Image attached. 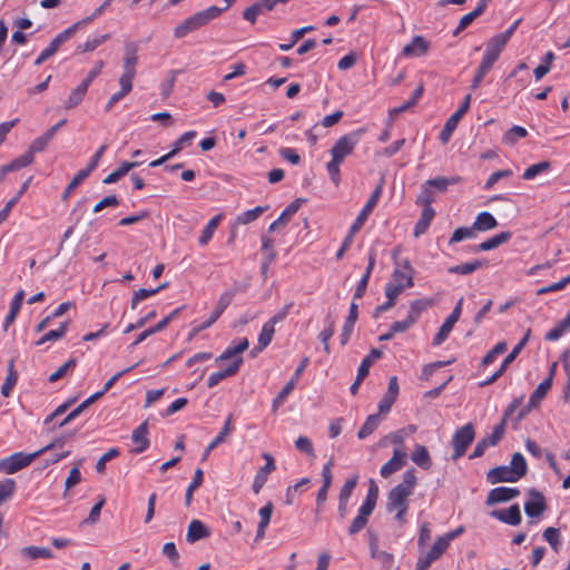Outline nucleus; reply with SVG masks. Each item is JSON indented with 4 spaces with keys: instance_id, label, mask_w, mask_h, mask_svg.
I'll return each instance as SVG.
<instances>
[{
    "instance_id": "44",
    "label": "nucleus",
    "mask_w": 570,
    "mask_h": 570,
    "mask_svg": "<svg viewBox=\"0 0 570 570\" xmlns=\"http://www.w3.org/2000/svg\"><path fill=\"white\" fill-rule=\"evenodd\" d=\"M17 382H18V373L14 370V362L10 361V363L8 365V373H7L6 380L1 386V394L4 397H8L11 394Z\"/></svg>"
},
{
    "instance_id": "41",
    "label": "nucleus",
    "mask_w": 570,
    "mask_h": 570,
    "mask_svg": "<svg viewBox=\"0 0 570 570\" xmlns=\"http://www.w3.org/2000/svg\"><path fill=\"white\" fill-rule=\"evenodd\" d=\"M485 265H487V262L476 259V261L466 262V263H463L460 265L451 266L449 268V273L450 274H459V275H468V274H471V273L484 267Z\"/></svg>"
},
{
    "instance_id": "19",
    "label": "nucleus",
    "mask_w": 570,
    "mask_h": 570,
    "mask_svg": "<svg viewBox=\"0 0 570 570\" xmlns=\"http://www.w3.org/2000/svg\"><path fill=\"white\" fill-rule=\"evenodd\" d=\"M243 362H244L243 357H236L235 360H233V362L227 367H225L218 372L212 373L207 381L208 387L212 389V387L216 386L223 380L234 376L239 371Z\"/></svg>"
},
{
    "instance_id": "7",
    "label": "nucleus",
    "mask_w": 570,
    "mask_h": 570,
    "mask_svg": "<svg viewBox=\"0 0 570 570\" xmlns=\"http://www.w3.org/2000/svg\"><path fill=\"white\" fill-rule=\"evenodd\" d=\"M449 540L442 534L436 538L431 549L417 558L415 570H428L450 547Z\"/></svg>"
},
{
    "instance_id": "24",
    "label": "nucleus",
    "mask_w": 570,
    "mask_h": 570,
    "mask_svg": "<svg viewBox=\"0 0 570 570\" xmlns=\"http://www.w3.org/2000/svg\"><path fill=\"white\" fill-rule=\"evenodd\" d=\"M511 237H512L511 232H509V230L501 232V233L492 236L491 238L480 243L479 245H475L473 247V250L474 252H487V250L494 249V248L501 246L502 244L508 243L511 239Z\"/></svg>"
},
{
    "instance_id": "15",
    "label": "nucleus",
    "mask_w": 570,
    "mask_h": 570,
    "mask_svg": "<svg viewBox=\"0 0 570 570\" xmlns=\"http://www.w3.org/2000/svg\"><path fill=\"white\" fill-rule=\"evenodd\" d=\"M529 497V500L524 503V512L529 518H537L547 508L544 495L537 490H530Z\"/></svg>"
},
{
    "instance_id": "51",
    "label": "nucleus",
    "mask_w": 570,
    "mask_h": 570,
    "mask_svg": "<svg viewBox=\"0 0 570 570\" xmlns=\"http://www.w3.org/2000/svg\"><path fill=\"white\" fill-rule=\"evenodd\" d=\"M381 419L379 414H371L366 417L365 423L360 429L357 438L364 440L370 436L380 425Z\"/></svg>"
},
{
    "instance_id": "30",
    "label": "nucleus",
    "mask_w": 570,
    "mask_h": 570,
    "mask_svg": "<svg viewBox=\"0 0 570 570\" xmlns=\"http://www.w3.org/2000/svg\"><path fill=\"white\" fill-rule=\"evenodd\" d=\"M249 346V342L246 337L242 338L238 343L229 345L223 354L216 358L217 364H222L226 360L236 358L237 355L245 352Z\"/></svg>"
},
{
    "instance_id": "43",
    "label": "nucleus",
    "mask_w": 570,
    "mask_h": 570,
    "mask_svg": "<svg viewBox=\"0 0 570 570\" xmlns=\"http://www.w3.org/2000/svg\"><path fill=\"white\" fill-rule=\"evenodd\" d=\"M274 333L275 327L272 325V323H264L258 335L257 346L254 348V351H263L266 348L271 344Z\"/></svg>"
},
{
    "instance_id": "9",
    "label": "nucleus",
    "mask_w": 570,
    "mask_h": 570,
    "mask_svg": "<svg viewBox=\"0 0 570 570\" xmlns=\"http://www.w3.org/2000/svg\"><path fill=\"white\" fill-rule=\"evenodd\" d=\"M522 402L523 395L514 399L507 407L501 422L493 428L492 433L489 436L483 438L485 441H488V444L490 446H495L503 439L505 434L508 420L511 419V416L520 407Z\"/></svg>"
},
{
    "instance_id": "34",
    "label": "nucleus",
    "mask_w": 570,
    "mask_h": 570,
    "mask_svg": "<svg viewBox=\"0 0 570 570\" xmlns=\"http://www.w3.org/2000/svg\"><path fill=\"white\" fill-rule=\"evenodd\" d=\"M140 164V161H124L116 170L106 176L102 183L106 185L115 184Z\"/></svg>"
},
{
    "instance_id": "26",
    "label": "nucleus",
    "mask_w": 570,
    "mask_h": 570,
    "mask_svg": "<svg viewBox=\"0 0 570 570\" xmlns=\"http://www.w3.org/2000/svg\"><path fill=\"white\" fill-rule=\"evenodd\" d=\"M223 218H224V214L219 213L209 219V222L203 228L202 234L198 238V244L200 246H205L212 240V238H213L217 227L219 226L220 222L223 220Z\"/></svg>"
},
{
    "instance_id": "10",
    "label": "nucleus",
    "mask_w": 570,
    "mask_h": 570,
    "mask_svg": "<svg viewBox=\"0 0 570 570\" xmlns=\"http://www.w3.org/2000/svg\"><path fill=\"white\" fill-rule=\"evenodd\" d=\"M383 193V184H380L376 186V188L371 194L370 198L367 199L366 204L361 209L360 214L355 218L354 223L350 227L352 229V234H356L365 224L366 219L373 212V209L376 207L381 196Z\"/></svg>"
},
{
    "instance_id": "39",
    "label": "nucleus",
    "mask_w": 570,
    "mask_h": 570,
    "mask_svg": "<svg viewBox=\"0 0 570 570\" xmlns=\"http://www.w3.org/2000/svg\"><path fill=\"white\" fill-rule=\"evenodd\" d=\"M485 2H479V4L469 13L464 14L453 35L458 36L461 31L468 28L478 17H480L485 10Z\"/></svg>"
},
{
    "instance_id": "50",
    "label": "nucleus",
    "mask_w": 570,
    "mask_h": 570,
    "mask_svg": "<svg viewBox=\"0 0 570 570\" xmlns=\"http://www.w3.org/2000/svg\"><path fill=\"white\" fill-rule=\"evenodd\" d=\"M509 468L512 470L518 481L523 478L528 471L527 461L520 452L512 455Z\"/></svg>"
},
{
    "instance_id": "8",
    "label": "nucleus",
    "mask_w": 570,
    "mask_h": 570,
    "mask_svg": "<svg viewBox=\"0 0 570 570\" xmlns=\"http://www.w3.org/2000/svg\"><path fill=\"white\" fill-rule=\"evenodd\" d=\"M37 458H39V452L37 451L30 454L16 452L0 460V471L4 472L6 474H13L30 465Z\"/></svg>"
},
{
    "instance_id": "57",
    "label": "nucleus",
    "mask_w": 570,
    "mask_h": 570,
    "mask_svg": "<svg viewBox=\"0 0 570 570\" xmlns=\"http://www.w3.org/2000/svg\"><path fill=\"white\" fill-rule=\"evenodd\" d=\"M377 499H379V488L374 481H371L367 493H366V498H365L364 502L362 503L361 508L373 512L375 509Z\"/></svg>"
},
{
    "instance_id": "55",
    "label": "nucleus",
    "mask_w": 570,
    "mask_h": 570,
    "mask_svg": "<svg viewBox=\"0 0 570 570\" xmlns=\"http://www.w3.org/2000/svg\"><path fill=\"white\" fill-rule=\"evenodd\" d=\"M382 357V352L377 348H373L368 355H366L360 366H358V370H357V373H360V376L361 377H366L368 375V372H370V367L371 365L380 360Z\"/></svg>"
},
{
    "instance_id": "62",
    "label": "nucleus",
    "mask_w": 570,
    "mask_h": 570,
    "mask_svg": "<svg viewBox=\"0 0 570 570\" xmlns=\"http://www.w3.org/2000/svg\"><path fill=\"white\" fill-rule=\"evenodd\" d=\"M109 38H110V36L108 33L101 35V36H97V37H94V38H89L83 43L78 46V50L80 52L94 51L96 48H98L100 45H102Z\"/></svg>"
},
{
    "instance_id": "53",
    "label": "nucleus",
    "mask_w": 570,
    "mask_h": 570,
    "mask_svg": "<svg viewBox=\"0 0 570 570\" xmlns=\"http://www.w3.org/2000/svg\"><path fill=\"white\" fill-rule=\"evenodd\" d=\"M166 287H167V284L165 283V284H163V285L158 286L157 288H154V289L140 288V289L136 291L134 293L131 302H130L131 309H136L138 304L141 301L147 299V298L156 295L157 293H159L161 289H164Z\"/></svg>"
},
{
    "instance_id": "58",
    "label": "nucleus",
    "mask_w": 570,
    "mask_h": 570,
    "mask_svg": "<svg viewBox=\"0 0 570 570\" xmlns=\"http://www.w3.org/2000/svg\"><path fill=\"white\" fill-rule=\"evenodd\" d=\"M295 384H294V380H289L285 386L282 389V391L276 395V397L273 400V403H272V410L273 412H277V410L279 409V406H282L286 399L288 397V395L293 392V390L295 389Z\"/></svg>"
},
{
    "instance_id": "33",
    "label": "nucleus",
    "mask_w": 570,
    "mask_h": 570,
    "mask_svg": "<svg viewBox=\"0 0 570 570\" xmlns=\"http://www.w3.org/2000/svg\"><path fill=\"white\" fill-rule=\"evenodd\" d=\"M473 226L476 232H488L498 226V220L490 212H481L476 215Z\"/></svg>"
},
{
    "instance_id": "6",
    "label": "nucleus",
    "mask_w": 570,
    "mask_h": 570,
    "mask_svg": "<svg viewBox=\"0 0 570 570\" xmlns=\"http://www.w3.org/2000/svg\"><path fill=\"white\" fill-rule=\"evenodd\" d=\"M475 438V429L472 423H466L465 425L458 429L452 436V445H453V454L452 460L456 461L462 458L468 448L471 445Z\"/></svg>"
},
{
    "instance_id": "49",
    "label": "nucleus",
    "mask_w": 570,
    "mask_h": 570,
    "mask_svg": "<svg viewBox=\"0 0 570 570\" xmlns=\"http://www.w3.org/2000/svg\"><path fill=\"white\" fill-rule=\"evenodd\" d=\"M570 330V312L567 314V316L560 321L554 327H552L549 332L546 334L547 341H558L567 331Z\"/></svg>"
},
{
    "instance_id": "54",
    "label": "nucleus",
    "mask_w": 570,
    "mask_h": 570,
    "mask_svg": "<svg viewBox=\"0 0 570 570\" xmlns=\"http://www.w3.org/2000/svg\"><path fill=\"white\" fill-rule=\"evenodd\" d=\"M455 324L456 322L452 321V318L446 317L444 323L439 328V332L433 337L432 345L440 346L443 342H445L450 336V333Z\"/></svg>"
},
{
    "instance_id": "56",
    "label": "nucleus",
    "mask_w": 570,
    "mask_h": 570,
    "mask_svg": "<svg viewBox=\"0 0 570 570\" xmlns=\"http://www.w3.org/2000/svg\"><path fill=\"white\" fill-rule=\"evenodd\" d=\"M204 481V472L202 469H196L193 481L188 485L185 494V504L188 507L191 503L194 491H196Z\"/></svg>"
},
{
    "instance_id": "46",
    "label": "nucleus",
    "mask_w": 570,
    "mask_h": 570,
    "mask_svg": "<svg viewBox=\"0 0 570 570\" xmlns=\"http://www.w3.org/2000/svg\"><path fill=\"white\" fill-rule=\"evenodd\" d=\"M411 459L416 465L424 470H429L431 468V458L424 445H416Z\"/></svg>"
},
{
    "instance_id": "64",
    "label": "nucleus",
    "mask_w": 570,
    "mask_h": 570,
    "mask_svg": "<svg viewBox=\"0 0 570 570\" xmlns=\"http://www.w3.org/2000/svg\"><path fill=\"white\" fill-rule=\"evenodd\" d=\"M550 167L551 164L549 161L533 164L524 170L522 178L525 180H531L535 178L539 174L547 171Z\"/></svg>"
},
{
    "instance_id": "36",
    "label": "nucleus",
    "mask_w": 570,
    "mask_h": 570,
    "mask_svg": "<svg viewBox=\"0 0 570 570\" xmlns=\"http://www.w3.org/2000/svg\"><path fill=\"white\" fill-rule=\"evenodd\" d=\"M552 376H553V372H551L547 379H544L542 382L539 383L537 389L533 391V393L529 397L531 405L539 406L541 401L547 396V394L552 385Z\"/></svg>"
},
{
    "instance_id": "28",
    "label": "nucleus",
    "mask_w": 570,
    "mask_h": 570,
    "mask_svg": "<svg viewBox=\"0 0 570 570\" xmlns=\"http://www.w3.org/2000/svg\"><path fill=\"white\" fill-rule=\"evenodd\" d=\"M434 304V302L430 298H419L410 304L407 318L415 324L419 318L421 317L422 313L426 311L429 307H431Z\"/></svg>"
},
{
    "instance_id": "20",
    "label": "nucleus",
    "mask_w": 570,
    "mask_h": 570,
    "mask_svg": "<svg viewBox=\"0 0 570 570\" xmlns=\"http://www.w3.org/2000/svg\"><path fill=\"white\" fill-rule=\"evenodd\" d=\"M406 454L400 449H394L393 456L382 465L380 474L382 478H389L393 473L400 471L405 464Z\"/></svg>"
},
{
    "instance_id": "25",
    "label": "nucleus",
    "mask_w": 570,
    "mask_h": 570,
    "mask_svg": "<svg viewBox=\"0 0 570 570\" xmlns=\"http://www.w3.org/2000/svg\"><path fill=\"white\" fill-rule=\"evenodd\" d=\"M24 291L23 289H19L12 301L10 302V309H9V313L7 314L4 321H3V330L7 331L8 327L14 323L20 309H21V306H22V303H23V299H24Z\"/></svg>"
},
{
    "instance_id": "37",
    "label": "nucleus",
    "mask_w": 570,
    "mask_h": 570,
    "mask_svg": "<svg viewBox=\"0 0 570 570\" xmlns=\"http://www.w3.org/2000/svg\"><path fill=\"white\" fill-rule=\"evenodd\" d=\"M275 3L276 2H255L244 11L243 17L245 20L254 23L262 12L272 11Z\"/></svg>"
},
{
    "instance_id": "4",
    "label": "nucleus",
    "mask_w": 570,
    "mask_h": 570,
    "mask_svg": "<svg viewBox=\"0 0 570 570\" xmlns=\"http://www.w3.org/2000/svg\"><path fill=\"white\" fill-rule=\"evenodd\" d=\"M138 61L137 48L135 45H128L126 47L122 75L119 78L120 91L129 94L132 89V80L136 76V65Z\"/></svg>"
},
{
    "instance_id": "63",
    "label": "nucleus",
    "mask_w": 570,
    "mask_h": 570,
    "mask_svg": "<svg viewBox=\"0 0 570 570\" xmlns=\"http://www.w3.org/2000/svg\"><path fill=\"white\" fill-rule=\"evenodd\" d=\"M53 139V137L50 135V132L45 131L41 136L36 138L29 146V150L35 155L38 153L43 151L47 146L50 144V141Z\"/></svg>"
},
{
    "instance_id": "17",
    "label": "nucleus",
    "mask_w": 570,
    "mask_h": 570,
    "mask_svg": "<svg viewBox=\"0 0 570 570\" xmlns=\"http://www.w3.org/2000/svg\"><path fill=\"white\" fill-rule=\"evenodd\" d=\"M391 281L396 284H402L406 288L414 286V269L409 259H404L401 263V267L393 271Z\"/></svg>"
},
{
    "instance_id": "47",
    "label": "nucleus",
    "mask_w": 570,
    "mask_h": 570,
    "mask_svg": "<svg viewBox=\"0 0 570 570\" xmlns=\"http://www.w3.org/2000/svg\"><path fill=\"white\" fill-rule=\"evenodd\" d=\"M371 514V511L364 510L360 507L357 515L353 519L351 525L348 527V533L351 535L358 533L367 524Z\"/></svg>"
},
{
    "instance_id": "14",
    "label": "nucleus",
    "mask_w": 570,
    "mask_h": 570,
    "mask_svg": "<svg viewBox=\"0 0 570 570\" xmlns=\"http://www.w3.org/2000/svg\"><path fill=\"white\" fill-rule=\"evenodd\" d=\"M107 3L108 2H104L91 16L75 22L72 26L58 33L53 38L55 42L61 46L65 41L70 39L80 27L90 23L97 16L101 14Z\"/></svg>"
},
{
    "instance_id": "52",
    "label": "nucleus",
    "mask_w": 570,
    "mask_h": 570,
    "mask_svg": "<svg viewBox=\"0 0 570 570\" xmlns=\"http://www.w3.org/2000/svg\"><path fill=\"white\" fill-rule=\"evenodd\" d=\"M462 118L459 116V114H453L445 122L443 129L441 130L440 132V140L443 142V144H448L454 132V130L456 129L460 120Z\"/></svg>"
},
{
    "instance_id": "32",
    "label": "nucleus",
    "mask_w": 570,
    "mask_h": 570,
    "mask_svg": "<svg viewBox=\"0 0 570 570\" xmlns=\"http://www.w3.org/2000/svg\"><path fill=\"white\" fill-rule=\"evenodd\" d=\"M88 86L86 83H83L82 81L69 94V96L67 97V99L65 100L63 102V107L66 109H73L76 108L77 106H79L82 100L85 99L86 95H87V91H88Z\"/></svg>"
},
{
    "instance_id": "35",
    "label": "nucleus",
    "mask_w": 570,
    "mask_h": 570,
    "mask_svg": "<svg viewBox=\"0 0 570 570\" xmlns=\"http://www.w3.org/2000/svg\"><path fill=\"white\" fill-rule=\"evenodd\" d=\"M32 177H29L20 187V189L17 191V194L7 202L4 207L0 210V224L3 223L10 215L12 208L17 205V203L20 200L22 195L27 191Z\"/></svg>"
},
{
    "instance_id": "12",
    "label": "nucleus",
    "mask_w": 570,
    "mask_h": 570,
    "mask_svg": "<svg viewBox=\"0 0 570 570\" xmlns=\"http://www.w3.org/2000/svg\"><path fill=\"white\" fill-rule=\"evenodd\" d=\"M333 465H334L333 459H330L323 465V469H322L323 484L320 488L317 495H316V513H318L323 509L324 503L327 500L328 490L333 482V473H332Z\"/></svg>"
},
{
    "instance_id": "61",
    "label": "nucleus",
    "mask_w": 570,
    "mask_h": 570,
    "mask_svg": "<svg viewBox=\"0 0 570 570\" xmlns=\"http://www.w3.org/2000/svg\"><path fill=\"white\" fill-rule=\"evenodd\" d=\"M475 233L476 230L473 225L471 227H459L453 232L449 244L452 245L464 239L474 238L476 236Z\"/></svg>"
},
{
    "instance_id": "16",
    "label": "nucleus",
    "mask_w": 570,
    "mask_h": 570,
    "mask_svg": "<svg viewBox=\"0 0 570 570\" xmlns=\"http://www.w3.org/2000/svg\"><path fill=\"white\" fill-rule=\"evenodd\" d=\"M520 495V490L518 488H509V487H498L488 493L485 503L487 505H493L497 503L508 502Z\"/></svg>"
},
{
    "instance_id": "42",
    "label": "nucleus",
    "mask_w": 570,
    "mask_h": 570,
    "mask_svg": "<svg viewBox=\"0 0 570 570\" xmlns=\"http://www.w3.org/2000/svg\"><path fill=\"white\" fill-rule=\"evenodd\" d=\"M268 206H257L253 209L243 212L236 217V224L247 225L258 219L266 210Z\"/></svg>"
},
{
    "instance_id": "45",
    "label": "nucleus",
    "mask_w": 570,
    "mask_h": 570,
    "mask_svg": "<svg viewBox=\"0 0 570 570\" xmlns=\"http://www.w3.org/2000/svg\"><path fill=\"white\" fill-rule=\"evenodd\" d=\"M528 136V130L519 125H514L508 131L504 132L502 137V141L505 145L513 146L520 139L525 138Z\"/></svg>"
},
{
    "instance_id": "21",
    "label": "nucleus",
    "mask_w": 570,
    "mask_h": 570,
    "mask_svg": "<svg viewBox=\"0 0 570 570\" xmlns=\"http://www.w3.org/2000/svg\"><path fill=\"white\" fill-rule=\"evenodd\" d=\"M299 207L301 199H295L289 205H287L286 208L281 213L278 218L269 225L268 232L273 233L285 227L289 223L292 217L298 212Z\"/></svg>"
},
{
    "instance_id": "38",
    "label": "nucleus",
    "mask_w": 570,
    "mask_h": 570,
    "mask_svg": "<svg viewBox=\"0 0 570 570\" xmlns=\"http://www.w3.org/2000/svg\"><path fill=\"white\" fill-rule=\"evenodd\" d=\"M232 416L229 415L224 424L222 431L216 435L207 445L205 453L203 454V461H205L209 453L215 450L222 442H224L225 438L232 432Z\"/></svg>"
},
{
    "instance_id": "13",
    "label": "nucleus",
    "mask_w": 570,
    "mask_h": 570,
    "mask_svg": "<svg viewBox=\"0 0 570 570\" xmlns=\"http://www.w3.org/2000/svg\"><path fill=\"white\" fill-rule=\"evenodd\" d=\"M263 459L266 461L265 465L262 466L253 481V491L255 494H258L262 488L265 485L268 475L276 470V464L274 458L269 453H263Z\"/></svg>"
},
{
    "instance_id": "31",
    "label": "nucleus",
    "mask_w": 570,
    "mask_h": 570,
    "mask_svg": "<svg viewBox=\"0 0 570 570\" xmlns=\"http://www.w3.org/2000/svg\"><path fill=\"white\" fill-rule=\"evenodd\" d=\"M434 216H435V210L433 207H423L421 217L416 222L415 227H414L413 234L415 237H420L421 235L426 233Z\"/></svg>"
},
{
    "instance_id": "59",
    "label": "nucleus",
    "mask_w": 570,
    "mask_h": 570,
    "mask_svg": "<svg viewBox=\"0 0 570 570\" xmlns=\"http://www.w3.org/2000/svg\"><path fill=\"white\" fill-rule=\"evenodd\" d=\"M460 181V178L459 177H453V178H446V177H443V176H438V177H434V178H431L429 180L425 181V185L428 187H434L436 189H439L440 191H444L448 189V187L450 185H454L456 183Z\"/></svg>"
},
{
    "instance_id": "1",
    "label": "nucleus",
    "mask_w": 570,
    "mask_h": 570,
    "mask_svg": "<svg viewBox=\"0 0 570 570\" xmlns=\"http://www.w3.org/2000/svg\"><path fill=\"white\" fill-rule=\"evenodd\" d=\"M415 485V470L409 469L404 472L402 482L395 485L387 494L386 511L395 513V520L400 524L406 522L405 515L409 510V498L413 494Z\"/></svg>"
},
{
    "instance_id": "60",
    "label": "nucleus",
    "mask_w": 570,
    "mask_h": 570,
    "mask_svg": "<svg viewBox=\"0 0 570 570\" xmlns=\"http://www.w3.org/2000/svg\"><path fill=\"white\" fill-rule=\"evenodd\" d=\"M88 176H89V174L87 171H85L83 169L79 170L73 176V178L70 180V183L67 185V187L62 194V199L66 200L68 197H70V195L75 191V189L78 186H80L87 179Z\"/></svg>"
},
{
    "instance_id": "48",
    "label": "nucleus",
    "mask_w": 570,
    "mask_h": 570,
    "mask_svg": "<svg viewBox=\"0 0 570 570\" xmlns=\"http://www.w3.org/2000/svg\"><path fill=\"white\" fill-rule=\"evenodd\" d=\"M35 155L28 149L23 155L19 156L18 158L13 159L12 161L3 166L4 169L8 170V173H11L31 165Z\"/></svg>"
},
{
    "instance_id": "11",
    "label": "nucleus",
    "mask_w": 570,
    "mask_h": 570,
    "mask_svg": "<svg viewBox=\"0 0 570 570\" xmlns=\"http://www.w3.org/2000/svg\"><path fill=\"white\" fill-rule=\"evenodd\" d=\"M431 49V42L421 35H416L412 38L411 42L405 45L401 51V56L404 58H421L429 53Z\"/></svg>"
},
{
    "instance_id": "29",
    "label": "nucleus",
    "mask_w": 570,
    "mask_h": 570,
    "mask_svg": "<svg viewBox=\"0 0 570 570\" xmlns=\"http://www.w3.org/2000/svg\"><path fill=\"white\" fill-rule=\"evenodd\" d=\"M249 346V342L246 337L242 338L238 343L229 345L223 354L216 358L217 364H222L226 360L236 358L237 355L245 352Z\"/></svg>"
},
{
    "instance_id": "3",
    "label": "nucleus",
    "mask_w": 570,
    "mask_h": 570,
    "mask_svg": "<svg viewBox=\"0 0 570 570\" xmlns=\"http://www.w3.org/2000/svg\"><path fill=\"white\" fill-rule=\"evenodd\" d=\"M230 2H226L225 7L212 6L206 10L199 11L179 23L174 29V36L178 39L186 37L193 31L198 30L203 26L207 24L213 19L217 18L222 12L229 8Z\"/></svg>"
},
{
    "instance_id": "5",
    "label": "nucleus",
    "mask_w": 570,
    "mask_h": 570,
    "mask_svg": "<svg viewBox=\"0 0 570 570\" xmlns=\"http://www.w3.org/2000/svg\"><path fill=\"white\" fill-rule=\"evenodd\" d=\"M503 50L491 43L490 41L487 42L484 53L482 56L481 63L479 68L475 71V75L472 80V88L476 89L480 87L482 81L484 80L485 76L489 73V71L493 68L494 63L500 58V55Z\"/></svg>"
},
{
    "instance_id": "2",
    "label": "nucleus",
    "mask_w": 570,
    "mask_h": 570,
    "mask_svg": "<svg viewBox=\"0 0 570 570\" xmlns=\"http://www.w3.org/2000/svg\"><path fill=\"white\" fill-rule=\"evenodd\" d=\"M365 129H356L340 137L331 149L332 159L326 164L327 174L335 186L341 183V165L353 154Z\"/></svg>"
},
{
    "instance_id": "40",
    "label": "nucleus",
    "mask_w": 570,
    "mask_h": 570,
    "mask_svg": "<svg viewBox=\"0 0 570 570\" xmlns=\"http://www.w3.org/2000/svg\"><path fill=\"white\" fill-rule=\"evenodd\" d=\"M521 22V19L515 20L504 32L498 33L494 37H492L489 41L500 48L501 50H504L507 43L509 42L510 38L515 32L517 28L519 27Z\"/></svg>"
},
{
    "instance_id": "18",
    "label": "nucleus",
    "mask_w": 570,
    "mask_h": 570,
    "mask_svg": "<svg viewBox=\"0 0 570 570\" xmlns=\"http://www.w3.org/2000/svg\"><path fill=\"white\" fill-rule=\"evenodd\" d=\"M491 517L509 525L521 523L522 515L519 504H513L508 509L493 510Z\"/></svg>"
},
{
    "instance_id": "22",
    "label": "nucleus",
    "mask_w": 570,
    "mask_h": 570,
    "mask_svg": "<svg viewBox=\"0 0 570 570\" xmlns=\"http://www.w3.org/2000/svg\"><path fill=\"white\" fill-rule=\"evenodd\" d=\"M487 481L491 484H495L500 482H517L518 479L509 465H500L491 469L487 473Z\"/></svg>"
},
{
    "instance_id": "27",
    "label": "nucleus",
    "mask_w": 570,
    "mask_h": 570,
    "mask_svg": "<svg viewBox=\"0 0 570 570\" xmlns=\"http://www.w3.org/2000/svg\"><path fill=\"white\" fill-rule=\"evenodd\" d=\"M209 530L205 524L200 520L195 519L188 525L186 539L188 542L194 543L209 537Z\"/></svg>"
},
{
    "instance_id": "23",
    "label": "nucleus",
    "mask_w": 570,
    "mask_h": 570,
    "mask_svg": "<svg viewBox=\"0 0 570 570\" xmlns=\"http://www.w3.org/2000/svg\"><path fill=\"white\" fill-rule=\"evenodd\" d=\"M148 434V423L145 421L140 425H138L131 435L132 442L136 444V448L132 450L134 453H142L149 448V440L147 438Z\"/></svg>"
}]
</instances>
